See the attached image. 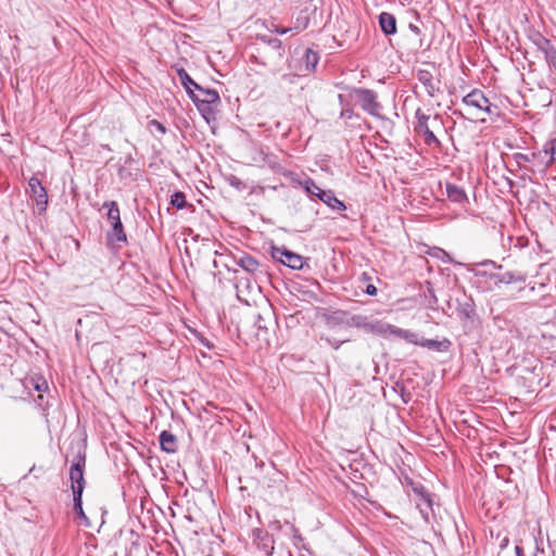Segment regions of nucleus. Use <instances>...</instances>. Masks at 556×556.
<instances>
[{
  "label": "nucleus",
  "instance_id": "obj_18",
  "mask_svg": "<svg viewBox=\"0 0 556 556\" xmlns=\"http://www.w3.org/2000/svg\"><path fill=\"white\" fill-rule=\"evenodd\" d=\"M160 444L162 451L166 453H175L177 451V439L173 433L168 431L161 432Z\"/></svg>",
  "mask_w": 556,
  "mask_h": 556
},
{
  "label": "nucleus",
  "instance_id": "obj_14",
  "mask_svg": "<svg viewBox=\"0 0 556 556\" xmlns=\"http://www.w3.org/2000/svg\"><path fill=\"white\" fill-rule=\"evenodd\" d=\"M31 195L35 198L36 204L45 208L48 203V194L46 188L37 177H31L28 181Z\"/></svg>",
  "mask_w": 556,
  "mask_h": 556
},
{
  "label": "nucleus",
  "instance_id": "obj_19",
  "mask_svg": "<svg viewBox=\"0 0 556 556\" xmlns=\"http://www.w3.org/2000/svg\"><path fill=\"white\" fill-rule=\"evenodd\" d=\"M418 344L427 348L429 350L438 351V352H446L451 346V341L444 339L442 341L432 340V339H422L418 341Z\"/></svg>",
  "mask_w": 556,
  "mask_h": 556
},
{
  "label": "nucleus",
  "instance_id": "obj_7",
  "mask_svg": "<svg viewBox=\"0 0 556 556\" xmlns=\"http://www.w3.org/2000/svg\"><path fill=\"white\" fill-rule=\"evenodd\" d=\"M383 321L371 319L365 315H352L346 325L364 330L366 333L380 336Z\"/></svg>",
  "mask_w": 556,
  "mask_h": 556
},
{
  "label": "nucleus",
  "instance_id": "obj_40",
  "mask_svg": "<svg viewBox=\"0 0 556 556\" xmlns=\"http://www.w3.org/2000/svg\"><path fill=\"white\" fill-rule=\"evenodd\" d=\"M263 548H264L266 555H270L274 547L271 546L270 548H267V545L264 544Z\"/></svg>",
  "mask_w": 556,
  "mask_h": 556
},
{
  "label": "nucleus",
  "instance_id": "obj_30",
  "mask_svg": "<svg viewBox=\"0 0 556 556\" xmlns=\"http://www.w3.org/2000/svg\"><path fill=\"white\" fill-rule=\"evenodd\" d=\"M543 53L546 62L556 70V48L551 45Z\"/></svg>",
  "mask_w": 556,
  "mask_h": 556
},
{
  "label": "nucleus",
  "instance_id": "obj_41",
  "mask_svg": "<svg viewBox=\"0 0 556 556\" xmlns=\"http://www.w3.org/2000/svg\"><path fill=\"white\" fill-rule=\"evenodd\" d=\"M365 279H369V277L367 276V274H364L363 275Z\"/></svg>",
  "mask_w": 556,
  "mask_h": 556
},
{
  "label": "nucleus",
  "instance_id": "obj_21",
  "mask_svg": "<svg viewBox=\"0 0 556 556\" xmlns=\"http://www.w3.org/2000/svg\"><path fill=\"white\" fill-rule=\"evenodd\" d=\"M177 74L189 97L193 96V92L200 87V85L197 84L184 68L178 70Z\"/></svg>",
  "mask_w": 556,
  "mask_h": 556
},
{
  "label": "nucleus",
  "instance_id": "obj_4",
  "mask_svg": "<svg viewBox=\"0 0 556 556\" xmlns=\"http://www.w3.org/2000/svg\"><path fill=\"white\" fill-rule=\"evenodd\" d=\"M103 207H108L106 216L112 226V230L108 233V241L110 243L126 242L127 237L121 220V212L117 203L115 201L105 202Z\"/></svg>",
  "mask_w": 556,
  "mask_h": 556
},
{
  "label": "nucleus",
  "instance_id": "obj_24",
  "mask_svg": "<svg viewBox=\"0 0 556 556\" xmlns=\"http://www.w3.org/2000/svg\"><path fill=\"white\" fill-rule=\"evenodd\" d=\"M419 80L426 87L428 94L433 97L435 91L438 90V86L437 83L433 80L432 76L428 72H421L419 75Z\"/></svg>",
  "mask_w": 556,
  "mask_h": 556
},
{
  "label": "nucleus",
  "instance_id": "obj_34",
  "mask_svg": "<svg viewBox=\"0 0 556 556\" xmlns=\"http://www.w3.org/2000/svg\"><path fill=\"white\" fill-rule=\"evenodd\" d=\"M273 33H276L278 35H285L291 30V28L281 27L278 25H273V28L270 29Z\"/></svg>",
  "mask_w": 556,
  "mask_h": 556
},
{
  "label": "nucleus",
  "instance_id": "obj_28",
  "mask_svg": "<svg viewBox=\"0 0 556 556\" xmlns=\"http://www.w3.org/2000/svg\"><path fill=\"white\" fill-rule=\"evenodd\" d=\"M170 204L173 206L177 207L178 210H181V208L186 207L187 201H186L185 194L182 192H180V191L175 192L170 197Z\"/></svg>",
  "mask_w": 556,
  "mask_h": 556
},
{
  "label": "nucleus",
  "instance_id": "obj_16",
  "mask_svg": "<svg viewBox=\"0 0 556 556\" xmlns=\"http://www.w3.org/2000/svg\"><path fill=\"white\" fill-rule=\"evenodd\" d=\"M252 160L258 166H268L271 169H276L279 167L277 157L273 154L266 153L263 149H260Z\"/></svg>",
  "mask_w": 556,
  "mask_h": 556
},
{
  "label": "nucleus",
  "instance_id": "obj_33",
  "mask_svg": "<svg viewBox=\"0 0 556 556\" xmlns=\"http://www.w3.org/2000/svg\"><path fill=\"white\" fill-rule=\"evenodd\" d=\"M323 340H325L327 342V344H329L332 349L334 350H338L344 342H346L348 340H337V339H332V338H321Z\"/></svg>",
  "mask_w": 556,
  "mask_h": 556
},
{
  "label": "nucleus",
  "instance_id": "obj_13",
  "mask_svg": "<svg viewBox=\"0 0 556 556\" xmlns=\"http://www.w3.org/2000/svg\"><path fill=\"white\" fill-rule=\"evenodd\" d=\"M236 264L252 275L266 274L263 265L255 257L249 254H242L241 256L237 257Z\"/></svg>",
  "mask_w": 556,
  "mask_h": 556
},
{
  "label": "nucleus",
  "instance_id": "obj_25",
  "mask_svg": "<svg viewBox=\"0 0 556 556\" xmlns=\"http://www.w3.org/2000/svg\"><path fill=\"white\" fill-rule=\"evenodd\" d=\"M298 184L305 190L307 195L311 198L316 197V193H318V189H320L315 181L307 177L304 180H298Z\"/></svg>",
  "mask_w": 556,
  "mask_h": 556
},
{
  "label": "nucleus",
  "instance_id": "obj_23",
  "mask_svg": "<svg viewBox=\"0 0 556 556\" xmlns=\"http://www.w3.org/2000/svg\"><path fill=\"white\" fill-rule=\"evenodd\" d=\"M419 511L426 522H429V515L432 511V500L429 494H422L420 502L417 504Z\"/></svg>",
  "mask_w": 556,
  "mask_h": 556
},
{
  "label": "nucleus",
  "instance_id": "obj_39",
  "mask_svg": "<svg viewBox=\"0 0 556 556\" xmlns=\"http://www.w3.org/2000/svg\"><path fill=\"white\" fill-rule=\"evenodd\" d=\"M515 552H516V556H525L522 547H520L518 545L515 547Z\"/></svg>",
  "mask_w": 556,
  "mask_h": 556
},
{
  "label": "nucleus",
  "instance_id": "obj_29",
  "mask_svg": "<svg viewBox=\"0 0 556 556\" xmlns=\"http://www.w3.org/2000/svg\"><path fill=\"white\" fill-rule=\"evenodd\" d=\"M85 485H72L74 508H80V503Z\"/></svg>",
  "mask_w": 556,
  "mask_h": 556
},
{
  "label": "nucleus",
  "instance_id": "obj_27",
  "mask_svg": "<svg viewBox=\"0 0 556 556\" xmlns=\"http://www.w3.org/2000/svg\"><path fill=\"white\" fill-rule=\"evenodd\" d=\"M318 54L317 52L307 49L305 52V63H306V70L307 71H315L316 65L318 63Z\"/></svg>",
  "mask_w": 556,
  "mask_h": 556
},
{
  "label": "nucleus",
  "instance_id": "obj_20",
  "mask_svg": "<svg viewBox=\"0 0 556 556\" xmlns=\"http://www.w3.org/2000/svg\"><path fill=\"white\" fill-rule=\"evenodd\" d=\"M446 194L455 203H463L468 200L464 189L453 184H446Z\"/></svg>",
  "mask_w": 556,
  "mask_h": 556
},
{
  "label": "nucleus",
  "instance_id": "obj_31",
  "mask_svg": "<svg viewBox=\"0 0 556 556\" xmlns=\"http://www.w3.org/2000/svg\"><path fill=\"white\" fill-rule=\"evenodd\" d=\"M35 403H36V405H37L38 407H40V408L42 409V414H43L45 416H47V413H46V412H47V410H48V408H49V402H48V401H46V399H45V396H43V394H42V393H40V394L37 396V399L35 400Z\"/></svg>",
  "mask_w": 556,
  "mask_h": 556
},
{
  "label": "nucleus",
  "instance_id": "obj_32",
  "mask_svg": "<svg viewBox=\"0 0 556 556\" xmlns=\"http://www.w3.org/2000/svg\"><path fill=\"white\" fill-rule=\"evenodd\" d=\"M148 127L150 130H152L153 128L156 129L162 135H164L166 132L165 126L156 119L150 121L148 123Z\"/></svg>",
  "mask_w": 556,
  "mask_h": 556
},
{
  "label": "nucleus",
  "instance_id": "obj_38",
  "mask_svg": "<svg viewBox=\"0 0 556 556\" xmlns=\"http://www.w3.org/2000/svg\"><path fill=\"white\" fill-rule=\"evenodd\" d=\"M441 124H442V121H441L440 115L435 114L432 118V126L434 127L435 125H441Z\"/></svg>",
  "mask_w": 556,
  "mask_h": 556
},
{
  "label": "nucleus",
  "instance_id": "obj_37",
  "mask_svg": "<svg viewBox=\"0 0 556 556\" xmlns=\"http://www.w3.org/2000/svg\"><path fill=\"white\" fill-rule=\"evenodd\" d=\"M255 326L257 327V329L262 330V329H266V326L263 324V318L261 315L257 316V320L255 323Z\"/></svg>",
  "mask_w": 556,
  "mask_h": 556
},
{
  "label": "nucleus",
  "instance_id": "obj_11",
  "mask_svg": "<svg viewBox=\"0 0 556 556\" xmlns=\"http://www.w3.org/2000/svg\"><path fill=\"white\" fill-rule=\"evenodd\" d=\"M381 337L383 338H390V337H397L400 339L405 340L406 342L418 344L417 334L405 330L399 327H395L393 325L383 323L382 329H381Z\"/></svg>",
  "mask_w": 556,
  "mask_h": 556
},
{
  "label": "nucleus",
  "instance_id": "obj_36",
  "mask_svg": "<svg viewBox=\"0 0 556 556\" xmlns=\"http://www.w3.org/2000/svg\"><path fill=\"white\" fill-rule=\"evenodd\" d=\"M366 294L374 296L377 294V288L374 285H368L365 290Z\"/></svg>",
  "mask_w": 556,
  "mask_h": 556
},
{
  "label": "nucleus",
  "instance_id": "obj_26",
  "mask_svg": "<svg viewBox=\"0 0 556 556\" xmlns=\"http://www.w3.org/2000/svg\"><path fill=\"white\" fill-rule=\"evenodd\" d=\"M27 387H31L37 392L42 393L48 390V382L43 377H31L27 381Z\"/></svg>",
  "mask_w": 556,
  "mask_h": 556
},
{
  "label": "nucleus",
  "instance_id": "obj_22",
  "mask_svg": "<svg viewBox=\"0 0 556 556\" xmlns=\"http://www.w3.org/2000/svg\"><path fill=\"white\" fill-rule=\"evenodd\" d=\"M528 38L542 52H544L552 45L551 40L544 37L538 30H530Z\"/></svg>",
  "mask_w": 556,
  "mask_h": 556
},
{
  "label": "nucleus",
  "instance_id": "obj_12",
  "mask_svg": "<svg viewBox=\"0 0 556 556\" xmlns=\"http://www.w3.org/2000/svg\"><path fill=\"white\" fill-rule=\"evenodd\" d=\"M381 337L383 338H390V337H397L400 339L405 340L406 342L418 344L417 334L405 330L399 327H395L393 325L383 323L382 329H381Z\"/></svg>",
  "mask_w": 556,
  "mask_h": 556
},
{
  "label": "nucleus",
  "instance_id": "obj_6",
  "mask_svg": "<svg viewBox=\"0 0 556 556\" xmlns=\"http://www.w3.org/2000/svg\"><path fill=\"white\" fill-rule=\"evenodd\" d=\"M355 97L362 109L372 116H380L381 104L377 101V94L370 89L355 90Z\"/></svg>",
  "mask_w": 556,
  "mask_h": 556
},
{
  "label": "nucleus",
  "instance_id": "obj_9",
  "mask_svg": "<svg viewBox=\"0 0 556 556\" xmlns=\"http://www.w3.org/2000/svg\"><path fill=\"white\" fill-rule=\"evenodd\" d=\"M417 123L415 126V130L424 136L425 142L430 144H440L438 138L434 136L433 131L429 127L430 116L422 113L420 110L416 111Z\"/></svg>",
  "mask_w": 556,
  "mask_h": 556
},
{
  "label": "nucleus",
  "instance_id": "obj_8",
  "mask_svg": "<svg viewBox=\"0 0 556 556\" xmlns=\"http://www.w3.org/2000/svg\"><path fill=\"white\" fill-rule=\"evenodd\" d=\"M480 275L486 277V279L490 283V288L491 287L498 288L502 283L509 285L513 282H525L526 281L525 275L514 274L511 271H507L504 274L492 273L490 275H486V273L478 271L477 276H480Z\"/></svg>",
  "mask_w": 556,
  "mask_h": 556
},
{
  "label": "nucleus",
  "instance_id": "obj_17",
  "mask_svg": "<svg viewBox=\"0 0 556 556\" xmlns=\"http://www.w3.org/2000/svg\"><path fill=\"white\" fill-rule=\"evenodd\" d=\"M379 25L386 35H393L396 33V20L391 13L382 12L379 15Z\"/></svg>",
  "mask_w": 556,
  "mask_h": 556
},
{
  "label": "nucleus",
  "instance_id": "obj_1",
  "mask_svg": "<svg viewBox=\"0 0 556 556\" xmlns=\"http://www.w3.org/2000/svg\"><path fill=\"white\" fill-rule=\"evenodd\" d=\"M190 98L207 122L214 118L216 108L220 104V98L216 90L200 86Z\"/></svg>",
  "mask_w": 556,
  "mask_h": 556
},
{
  "label": "nucleus",
  "instance_id": "obj_15",
  "mask_svg": "<svg viewBox=\"0 0 556 556\" xmlns=\"http://www.w3.org/2000/svg\"><path fill=\"white\" fill-rule=\"evenodd\" d=\"M316 198L319 199L321 202H324L326 205H328L330 208L336 211H343L345 210V204L339 200L333 191L331 190H323L318 189V193H316Z\"/></svg>",
  "mask_w": 556,
  "mask_h": 556
},
{
  "label": "nucleus",
  "instance_id": "obj_5",
  "mask_svg": "<svg viewBox=\"0 0 556 556\" xmlns=\"http://www.w3.org/2000/svg\"><path fill=\"white\" fill-rule=\"evenodd\" d=\"M270 254L275 261L292 269H301L303 267V257L285 247H271Z\"/></svg>",
  "mask_w": 556,
  "mask_h": 556
},
{
  "label": "nucleus",
  "instance_id": "obj_10",
  "mask_svg": "<svg viewBox=\"0 0 556 556\" xmlns=\"http://www.w3.org/2000/svg\"><path fill=\"white\" fill-rule=\"evenodd\" d=\"M86 466V453L80 452L76 455L71 469H70V479L72 485H85L84 479V469Z\"/></svg>",
  "mask_w": 556,
  "mask_h": 556
},
{
  "label": "nucleus",
  "instance_id": "obj_2",
  "mask_svg": "<svg viewBox=\"0 0 556 556\" xmlns=\"http://www.w3.org/2000/svg\"><path fill=\"white\" fill-rule=\"evenodd\" d=\"M463 103L470 110L469 113L479 118L481 113L488 115H497L498 108L493 105L484 93L479 89H473L463 98Z\"/></svg>",
  "mask_w": 556,
  "mask_h": 556
},
{
  "label": "nucleus",
  "instance_id": "obj_35",
  "mask_svg": "<svg viewBox=\"0 0 556 556\" xmlns=\"http://www.w3.org/2000/svg\"><path fill=\"white\" fill-rule=\"evenodd\" d=\"M74 510L77 513L79 518L83 519L86 522V525L88 526L89 521H88V518L83 509V503H80V508H74Z\"/></svg>",
  "mask_w": 556,
  "mask_h": 556
},
{
  "label": "nucleus",
  "instance_id": "obj_3",
  "mask_svg": "<svg viewBox=\"0 0 556 556\" xmlns=\"http://www.w3.org/2000/svg\"><path fill=\"white\" fill-rule=\"evenodd\" d=\"M261 40L266 45V60L263 61V65L270 67L273 72H278L285 59L282 41L268 36H262Z\"/></svg>",
  "mask_w": 556,
  "mask_h": 556
}]
</instances>
